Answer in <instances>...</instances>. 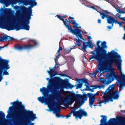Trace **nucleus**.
Wrapping results in <instances>:
<instances>
[{
	"label": "nucleus",
	"mask_w": 125,
	"mask_h": 125,
	"mask_svg": "<svg viewBox=\"0 0 125 125\" xmlns=\"http://www.w3.org/2000/svg\"><path fill=\"white\" fill-rule=\"evenodd\" d=\"M68 16L67 14H65V15L63 14L62 13H61L60 14L58 15H57L55 16V17H57V18L59 19L60 20H62V19H63V18H65V16Z\"/></svg>",
	"instance_id": "obj_20"
},
{
	"label": "nucleus",
	"mask_w": 125,
	"mask_h": 125,
	"mask_svg": "<svg viewBox=\"0 0 125 125\" xmlns=\"http://www.w3.org/2000/svg\"><path fill=\"white\" fill-rule=\"evenodd\" d=\"M104 0L106 1L107 2H108L109 3H110V0Z\"/></svg>",
	"instance_id": "obj_55"
},
{
	"label": "nucleus",
	"mask_w": 125,
	"mask_h": 125,
	"mask_svg": "<svg viewBox=\"0 0 125 125\" xmlns=\"http://www.w3.org/2000/svg\"><path fill=\"white\" fill-rule=\"evenodd\" d=\"M114 21H115L114 23L115 24H119V27L120 28L121 27H122L123 28V26H122V24H120V22L118 21L117 20V19L116 18H114L113 19Z\"/></svg>",
	"instance_id": "obj_23"
},
{
	"label": "nucleus",
	"mask_w": 125,
	"mask_h": 125,
	"mask_svg": "<svg viewBox=\"0 0 125 125\" xmlns=\"http://www.w3.org/2000/svg\"><path fill=\"white\" fill-rule=\"evenodd\" d=\"M10 62L8 60L4 59H1V60L0 61V68L2 70H4L3 73V75H9V73L7 70L10 68L9 65V63Z\"/></svg>",
	"instance_id": "obj_7"
},
{
	"label": "nucleus",
	"mask_w": 125,
	"mask_h": 125,
	"mask_svg": "<svg viewBox=\"0 0 125 125\" xmlns=\"http://www.w3.org/2000/svg\"><path fill=\"white\" fill-rule=\"evenodd\" d=\"M107 44V42L106 41H102L101 47H108Z\"/></svg>",
	"instance_id": "obj_25"
},
{
	"label": "nucleus",
	"mask_w": 125,
	"mask_h": 125,
	"mask_svg": "<svg viewBox=\"0 0 125 125\" xmlns=\"http://www.w3.org/2000/svg\"><path fill=\"white\" fill-rule=\"evenodd\" d=\"M88 36L87 40L85 38L83 39V45L81 47H94V44L93 43V40H91L92 39V38L91 36H89L87 35Z\"/></svg>",
	"instance_id": "obj_10"
},
{
	"label": "nucleus",
	"mask_w": 125,
	"mask_h": 125,
	"mask_svg": "<svg viewBox=\"0 0 125 125\" xmlns=\"http://www.w3.org/2000/svg\"><path fill=\"white\" fill-rule=\"evenodd\" d=\"M57 78L55 77V90H59V89H63V88H67L69 85L64 81H61L59 79L57 81L56 80Z\"/></svg>",
	"instance_id": "obj_9"
},
{
	"label": "nucleus",
	"mask_w": 125,
	"mask_h": 125,
	"mask_svg": "<svg viewBox=\"0 0 125 125\" xmlns=\"http://www.w3.org/2000/svg\"><path fill=\"white\" fill-rule=\"evenodd\" d=\"M9 44V42H8L7 43V44H6V45H4L2 46H0V47H6L7 46L8 44Z\"/></svg>",
	"instance_id": "obj_47"
},
{
	"label": "nucleus",
	"mask_w": 125,
	"mask_h": 125,
	"mask_svg": "<svg viewBox=\"0 0 125 125\" xmlns=\"http://www.w3.org/2000/svg\"><path fill=\"white\" fill-rule=\"evenodd\" d=\"M87 47H81L80 49L83 51L84 52H86V49Z\"/></svg>",
	"instance_id": "obj_35"
},
{
	"label": "nucleus",
	"mask_w": 125,
	"mask_h": 125,
	"mask_svg": "<svg viewBox=\"0 0 125 125\" xmlns=\"http://www.w3.org/2000/svg\"><path fill=\"white\" fill-rule=\"evenodd\" d=\"M34 124L33 123H31V124L30 125H34Z\"/></svg>",
	"instance_id": "obj_61"
},
{
	"label": "nucleus",
	"mask_w": 125,
	"mask_h": 125,
	"mask_svg": "<svg viewBox=\"0 0 125 125\" xmlns=\"http://www.w3.org/2000/svg\"><path fill=\"white\" fill-rule=\"evenodd\" d=\"M73 22L74 23V24L75 25L76 23H77V21L76 20H73Z\"/></svg>",
	"instance_id": "obj_48"
},
{
	"label": "nucleus",
	"mask_w": 125,
	"mask_h": 125,
	"mask_svg": "<svg viewBox=\"0 0 125 125\" xmlns=\"http://www.w3.org/2000/svg\"><path fill=\"white\" fill-rule=\"evenodd\" d=\"M119 14V12H118V13H117L116 14H115V15H118Z\"/></svg>",
	"instance_id": "obj_64"
},
{
	"label": "nucleus",
	"mask_w": 125,
	"mask_h": 125,
	"mask_svg": "<svg viewBox=\"0 0 125 125\" xmlns=\"http://www.w3.org/2000/svg\"><path fill=\"white\" fill-rule=\"evenodd\" d=\"M79 25V24H78V23H76L75 24V25H76V27L77 28V26L78 27V26H79L78 25Z\"/></svg>",
	"instance_id": "obj_52"
},
{
	"label": "nucleus",
	"mask_w": 125,
	"mask_h": 125,
	"mask_svg": "<svg viewBox=\"0 0 125 125\" xmlns=\"http://www.w3.org/2000/svg\"><path fill=\"white\" fill-rule=\"evenodd\" d=\"M31 8L28 9L25 7H23L21 9L22 14L23 15H28L31 16L32 15V10Z\"/></svg>",
	"instance_id": "obj_14"
},
{
	"label": "nucleus",
	"mask_w": 125,
	"mask_h": 125,
	"mask_svg": "<svg viewBox=\"0 0 125 125\" xmlns=\"http://www.w3.org/2000/svg\"><path fill=\"white\" fill-rule=\"evenodd\" d=\"M103 47H96L95 50L91 52L92 54L89 59L90 61H93V59L97 60L98 64V68L92 75L95 77L98 73H104L109 70V68L113 63H114L117 66V69L120 73V76L116 74L114 71L115 69L111 68L110 73L106 74L105 75L108 78L105 80L102 78L99 79V81L105 84H108L115 80H117L116 83L121 89H123L125 86V75L123 73L121 66V62L122 61L121 60V56L118 54L114 55L115 52L113 51L109 53H104L105 52Z\"/></svg>",
	"instance_id": "obj_1"
},
{
	"label": "nucleus",
	"mask_w": 125,
	"mask_h": 125,
	"mask_svg": "<svg viewBox=\"0 0 125 125\" xmlns=\"http://www.w3.org/2000/svg\"><path fill=\"white\" fill-rule=\"evenodd\" d=\"M95 10L97 11V12L100 14V15L102 11H99V10L97 9V10Z\"/></svg>",
	"instance_id": "obj_46"
},
{
	"label": "nucleus",
	"mask_w": 125,
	"mask_h": 125,
	"mask_svg": "<svg viewBox=\"0 0 125 125\" xmlns=\"http://www.w3.org/2000/svg\"><path fill=\"white\" fill-rule=\"evenodd\" d=\"M57 100V103L55 102V115L57 117L61 116L60 114L56 112L60 111V106L63 104L64 103H67L69 101L70 103H73L74 101H76L74 107H71L73 110L69 115L66 117L68 118L71 116L72 114L76 118L79 117L81 119L82 116H86L87 112L82 109L78 111L75 112L76 109L81 106L87 100V98L80 94L75 95L67 91H65L62 89L60 90H55V100Z\"/></svg>",
	"instance_id": "obj_2"
},
{
	"label": "nucleus",
	"mask_w": 125,
	"mask_h": 125,
	"mask_svg": "<svg viewBox=\"0 0 125 125\" xmlns=\"http://www.w3.org/2000/svg\"><path fill=\"white\" fill-rule=\"evenodd\" d=\"M96 94L90 93H88L87 94V95L89 98V104L91 108L92 107V106H95L97 105H93V104L95 100V96Z\"/></svg>",
	"instance_id": "obj_13"
},
{
	"label": "nucleus",
	"mask_w": 125,
	"mask_h": 125,
	"mask_svg": "<svg viewBox=\"0 0 125 125\" xmlns=\"http://www.w3.org/2000/svg\"><path fill=\"white\" fill-rule=\"evenodd\" d=\"M120 5H121V6H120V8H122V6H122V4H120Z\"/></svg>",
	"instance_id": "obj_59"
},
{
	"label": "nucleus",
	"mask_w": 125,
	"mask_h": 125,
	"mask_svg": "<svg viewBox=\"0 0 125 125\" xmlns=\"http://www.w3.org/2000/svg\"><path fill=\"white\" fill-rule=\"evenodd\" d=\"M59 47H62L61 46V45L59 43Z\"/></svg>",
	"instance_id": "obj_63"
},
{
	"label": "nucleus",
	"mask_w": 125,
	"mask_h": 125,
	"mask_svg": "<svg viewBox=\"0 0 125 125\" xmlns=\"http://www.w3.org/2000/svg\"><path fill=\"white\" fill-rule=\"evenodd\" d=\"M22 21L24 22V23L28 25L30 23V20H28L25 19L21 18Z\"/></svg>",
	"instance_id": "obj_28"
},
{
	"label": "nucleus",
	"mask_w": 125,
	"mask_h": 125,
	"mask_svg": "<svg viewBox=\"0 0 125 125\" xmlns=\"http://www.w3.org/2000/svg\"><path fill=\"white\" fill-rule=\"evenodd\" d=\"M76 86L77 87H78L79 88H81L82 86V85L81 84H78L76 85Z\"/></svg>",
	"instance_id": "obj_40"
},
{
	"label": "nucleus",
	"mask_w": 125,
	"mask_h": 125,
	"mask_svg": "<svg viewBox=\"0 0 125 125\" xmlns=\"http://www.w3.org/2000/svg\"><path fill=\"white\" fill-rule=\"evenodd\" d=\"M109 11L106 10H103V11H102L100 16L101 19H105L106 21L108 23L109 22V21L113 19L114 17L112 16L109 14Z\"/></svg>",
	"instance_id": "obj_11"
},
{
	"label": "nucleus",
	"mask_w": 125,
	"mask_h": 125,
	"mask_svg": "<svg viewBox=\"0 0 125 125\" xmlns=\"http://www.w3.org/2000/svg\"><path fill=\"white\" fill-rule=\"evenodd\" d=\"M69 48V47H67L65 49V51L66 53H69L71 51V49L70 48ZM72 49H74V48H72Z\"/></svg>",
	"instance_id": "obj_31"
},
{
	"label": "nucleus",
	"mask_w": 125,
	"mask_h": 125,
	"mask_svg": "<svg viewBox=\"0 0 125 125\" xmlns=\"http://www.w3.org/2000/svg\"><path fill=\"white\" fill-rule=\"evenodd\" d=\"M10 104L13 105L9 107L7 112L8 114L6 116V117L8 118V116H9L8 115L10 112L13 109V118L12 120L13 122H19L22 116L25 117L28 121L30 120L34 121L37 118L36 114H34L32 111H27L25 109V107L22 104V102L18 101L11 102Z\"/></svg>",
	"instance_id": "obj_4"
},
{
	"label": "nucleus",
	"mask_w": 125,
	"mask_h": 125,
	"mask_svg": "<svg viewBox=\"0 0 125 125\" xmlns=\"http://www.w3.org/2000/svg\"><path fill=\"white\" fill-rule=\"evenodd\" d=\"M111 14L112 15H114L115 16V15L112 12L111 13Z\"/></svg>",
	"instance_id": "obj_62"
},
{
	"label": "nucleus",
	"mask_w": 125,
	"mask_h": 125,
	"mask_svg": "<svg viewBox=\"0 0 125 125\" xmlns=\"http://www.w3.org/2000/svg\"><path fill=\"white\" fill-rule=\"evenodd\" d=\"M5 28L7 30L10 31L16 29V31H18L20 29H24L27 31H29L30 29V26L29 25L23 23L20 25V26L18 25H12L10 23L6 24L5 25Z\"/></svg>",
	"instance_id": "obj_6"
},
{
	"label": "nucleus",
	"mask_w": 125,
	"mask_h": 125,
	"mask_svg": "<svg viewBox=\"0 0 125 125\" xmlns=\"http://www.w3.org/2000/svg\"><path fill=\"white\" fill-rule=\"evenodd\" d=\"M119 10L120 12H121L122 14H125V12L123 10H121L120 9H119Z\"/></svg>",
	"instance_id": "obj_41"
},
{
	"label": "nucleus",
	"mask_w": 125,
	"mask_h": 125,
	"mask_svg": "<svg viewBox=\"0 0 125 125\" xmlns=\"http://www.w3.org/2000/svg\"><path fill=\"white\" fill-rule=\"evenodd\" d=\"M70 23H72V24H73V25H75V26H76V25H75L74 24V22H73V21H71V22H70Z\"/></svg>",
	"instance_id": "obj_54"
},
{
	"label": "nucleus",
	"mask_w": 125,
	"mask_h": 125,
	"mask_svg": "<svg viewBox=\"0 0 125 125\" xmlns=\"http://www.w3.org/2000/svg\"><path fill=\"white\" fill-rule=\"evenodd\" d=\"M115 86L114 84L110 85L105 92L104 94L106 95H109L114 91Z\"/></svg>",
	"instance_id": "obj_15"
},
{
	"label": "nucleus",
	"mask_w": 125,
	"mask_h": 125,
	"mask_svg": "<svg viewBox=\"0 0 125 125\" xmlns=\"http://www.w3.org/2000/svg\"><path fill=\"white\" fill-rule=\"evenodd\" d=\"M124 23V22L123 21H121V22H120V23L121 24H123Z\"/></svg>",
	"instance_id": "obj_57"
},
{
	"label": "nucleus",
	"mask_w": 125,
	"mask_h": 125,
	"mask_svg": "<svg viewBox=\"0 0 125 125\" xmlns=\"http://www.w3.org/2000/svg\"><path fill=\"white\" fill-rule=\"evenodd\" d=\"M7 23H6V24ZM6 24H5L4 26L3 25V22L2 21H0V27H1V28L3 29L5 28V25Z\"/></svg>",
	"instance_id": "obj_32"
},
{
	"label": "nucleus",
	"mask_w": 125,
	"mask_h": 125,
	"mask_svg": "<svg viewBox=\"0 0 125 125\" xmlns=\"http://www.w3.org/2000/svg\"><path fill=\"white\" fill-rule=\"evenodd\" d=\"M120 19L121 20H122L124 21H125V17H120Z\"/></svg>",
	"instance_id": "obj_43"
},
{
	"label": "nucleus",
	"mask_w": 125,
	"mask_h": 125,
	"mask_svg": "<svg viewBox=\"0 0 125 125\" xmlns=\"http://www.w3.org/2000/svg\"><path fill=\"white\" fill-rule=\"evenodd\" d=\"M83 30H84V33H85V34H87V33H88V32H86V31H85V30L84 29H83Z\"/></svg>",
	"instance_id": "obj_56"
},
{
	"label": "nucleus",
	"mask_w": 125,
	"mask_h": 125,
	"mask_svg": "<svg viewBox=\"0 0 125 125\" xmlns=\"http://www.w3.org/2000/svg\"><path fill=\"white\" fill-rule=\"evenodd\" d=\"M1 59H3L1 58V56H0V61L1 60ZM3 71V70H2L0 68V82H1L3 79V77L2 75V73Z\"/></svg>",
	"instance_id": "obj_29"
},
{
	"label": "nucleus",
	"mask_w": 125,
	"mask_h": 125,
	"mask_svg": "<svg viewBox=\"0 0 125 125\" xmlns=\"http://www.w3.org/2000/svg\"><path fill=\"white\" fill-rule=\"evenodd\" d=\"M13 40H14V39L13 37L9 36V41Z\"/></svg>",
	"instance_id": "obj_42"
},
{
	"label": "nucleus",
	"mask_w": 125,
	"mask_h": 125,
	"mask_svg": "<svg viewBox=\"0 0 125 125\" xmlns=\"http://www.w3.org/2000/svg\"><path fill=\"white\" fill-rule=\"evenodd\" d=\"M32 47H14V49L16 51H20L23 50L28 49Z\"/></svg>",
	"instance_id": "obj_22"
},
{
	"label": "nucleus",
	"mask_w": 125,
	"mask_h": 125,
	"mask_svg": "<svg viewBox=\"0 0 125 125\" xmlns=\"http://www.w3.org/2000/svg\"><path fill=\"white\" fill-rule=\"evenodd\" d=\"M101 20L100 19H98L97 20V23L100 25L101 24Z\"/></svg>",
	"instance_id": "obj_38"
},
{
	"label": "nucleus",
	"mask_w": 125,
	"mask_h": 125,
	"mask_svg": "<svg viewBox=\"0 0 125 125\" xmlns=\"http://www.w3.org/2000/svg\"><path fill=\"white\" fill-rule=\"evenodd\" d=\"M5 116L4 113L2 111H0V125H4L2 121L5 118Z\"/></svg>",
	"instance_id": "obj_18"
},
{
	"label": "nucleus",
	"mask_w": 125,
	"mask_h": 125,
	"mask_svg": "<svg viewBox=\"0 0 125 125\" xmlns=\"http://www.w3.org/2000/svg\"><path fill=\"white\" fill-rule=\"evenodd\" d=\"M62 47H59L58 50L57 51V53L56 54V55H57L56 57V59H55V68H58V66L57 64L56 61V60L58 59L59 57L60 56V54L59 52L61 51H62Z\"/></svg>",
	"instance_id": "obj_19"
},
{
	"label": "nucleus",
	"mask_w": 125,
	"mask_h": 125,
	"mask_svg": "<svg viewBox=\"0 0 125 125\" xmlns=\"http://www.w3.org/2000/svg\"><path fill=\"white\" fill-rule=\"evenodd\" d=\"M109 23L108 22H107V23L111 24V25H108L107 26V30L108 31H110V30L112 29L113 27L114 26V24L115 23V21H114V20L113 19L112 20H111L109 21Z\"/></svg>",
	"instance_id": "obj_16"
},
{
	"label": "nucleus",
	"mask_w": 125,
	"mask_h": 125,
	"mask_svg": "<svg viewBox=\"0 0 125 125\" xmlns=\"http://www.w3.org/2000/svg\"><path fill=\"white\" fill-rule=\"evenodd\" d=\"M73 27L74 28V30L72 31L74 33H70L74 35L75 36L76 38H74V39L75 40V42H74V44L72 46H70L69 47H76L78 46V47H81V39H82L83 42V38H82L83 31L79 28H77L76 26L75 25L73 26Z\"/></svg>",
	"instance_id": "obj_5"
},
{
	"label": "nucleus",
	"mask_w": 125,
	"mask_h": 125,
	"mask_svg": "<svg viewBox=\"0 0 125 125\" xmlns=\"http://www.w3.org/2000/svg\"><path fill=\"white\" fill-rule=\"evenodd\" d=\"M122 14L120 12L119 13V14H118V15H115V16L116 17L118 18H119V19L120 17H121V14Z\"/></svg>",
	"instance_id": "obj_36"
},
{
	"label": "nucleus",
	"mask_w": 125,
	"mask_h": 125,
	"mask_svg": "<svg viewBox=\"0 0 125 125\" xmlns=\"http://www.w3.org/2000/svg\"><path fill=\"white\" fill-rule=\"evenodd\" d=\"M113 7L115 9V10H116L117 9V8L114 5H112Z\"/></svg>",
	"instance_id": "obj_50"
},
{
	"label": "nucleus",
	"mask_w": 125,
	"mask_h": 125,
	"mask_svg": "<svg viewBox=\"0 0 125 125\" xmlns=\"http://www.w3.org/2000/svg\"><path fill=\"white\" fill-rule=\"evenodd\" d=\"M119 9H118L117 8V9L116 10H115V11H116L117 12H120V11H119Z\"/></svg>",
	"instance_id": "obj_51"
},
{
	"label": "nucleus",
	"mask_w": 125,
	"mask_h": 125,
	"mask_svg": "<svg viewBox=\"0 0 125 125\" xmlns=\"http://www.w3.org/2000/svg\"><path fill=\"white\" fill-rule=\"evenodd\" d=\"M29 44L22 46L21 45H15L14 47H33L39 46V43L33 39H30L29 40Z\"/></svg>",
	"instance_id": "obj_12"
},
{
	"label": "nucleus",
	"mask_w": 125,
	"mask_h": 125,
	"mask_svg": "<svg viewBox=\"0 0 125 125\" xmlns=\"http://www.w3.org/2000/svg\"><path fill=\"white\" fill-rule=\"evenodd\" d=\"M22 15L21 18H23V19H25L28 20H30L31 19V16L28 15H23L22 14Z\"/></svg>",
	"instance_id": "obj_27"
},
{
	"label": "nucleus",
	"mask_w": 125,
	"mask_h": 125,
	"mask_svg": "<svg viewBox=\"0 0 125 125\" xmlns=\"http://www.w3.org/2000/svg\"><path fill=\"white\" fill-rule=\"evenodd\" d=\"M87 47H81L80 49L83 51L84 52H86V49Z\"/></svg>",
	"instance_id": "obj_34"
},
{
	"label": "nucleus",
	"mask_w": 125,
	"mask_h": 125,
	"mask_svg": "<svg viewBox=\"0 0 125 125\" xmlns=\"http://www.w3.org/2000/svg\"><path fill=\"white\" fill-rule=\"evenodd\" d=\"M69 17L70 18V19L72 20L73 21L74 20L75 18L74 17H72L70 16H69Z\"/></svg>",
	"instance_id": "obj_44"
},
{
	"label": "nucleus",
	"mask_w": 125,
	"mask_h": 125,
	"mask_svg": "<svg viewBox=\"0 0 125 125\" xmlns=\"http://www.w3.org/2000/svg\"><path fill=\"white\" fill-rule=\"evenodd\" d=\"M78 27L79 28H81V29H83V28H82V27L81 26H78Z\"/></svg>",
	"instance_id": "obj_60"
},
{
	"label": "nucleus",
	"mask_w": 125,
	"mask_h": 125,
	"mask_svg": "<svg viewBox=\"0 0 125 125\" xmlns=\"http://www.w3.org/2000/svg\"><path fill=\"white\" fill-rule=\"evenodd\" d=\"M100 8V10H101V11H103V10H104V9H102V7H101V8Z\"/></svg>",
	"instance_id": "obj_58"
},
{
	"label": "nucleus",
	"mask_w": 125,
	"mask_h": 125,
	"mask_svg": "<svg viewBox=\"0 0 125 125\" xmlns=\"http://www.w3.org/2000/svg\"><path fill=\"white\" fill-rule=\"evenodd\" d=\"M84 6H85L86 7H87L89 8H90V7H91L90 5H86L85 4V3H84Z\"/></svg>",
	"instance_id": "obj_45"
},
{
	"label": "nucleus",
	"mask_w": 125,
	"mask_h": 125,
	"mask_svg": "<svg viewBox=\"0 0 125 125\" xmlns=\"http://www.w3.org/2000/svg\"><path fill=\"white\" fill-rule=\"evenodd\" d=\"M71 21L70 20H68L67 24V25L68 27V28H66L67 30V31L69 33H74L72 31L74 30V28L73 29L72 28V26L69 23Z\"/></svg>",
	"instance_id": "obj_17"
},
{
	"label": "nucleus",
	"mask_w": 125,
	"mask_h": 125,
	"mask_svg": "<svg viewBox=\"0 0 125 125\" xmlns=\"http://www.w3.org/2000/svg\"><path fill=\"white\" fill-rule=\"evenodd\" d=\"M119 97V93L117 91H114L113 93L109 94V95L104 94L103 97L104 98V100L105 102H108L110 101H112L113 99H118Z\"/></svg>",
	"instance_id": "obj_8"
},
{
	"label": "nucleus",
	"mask_w": 125,
	"mask_h": 125,
	"mask_svg": "<svg viewBox=\"0 0 125 125\" xmlns=\"http://www.w3.org/2000/svg\"><path fill=\"white\" fill-rule=\"evenodd\" d=\"M30 2L32 4L33 7L36 6L37 4V3L36 1L35 0H29Z\"/></svg>",
	"instance_id": "obj_30"
},
{
	"label": "nucleus",
	"mask_w": 125,
	"mask_h": 125,
	"mask_svg": "<svg viewBox=\"0 0 125 125\" xmlns=\"http://www.w3.org/2000/svg\"><path fill=\"white\" fill-rule=\"evenodd\" d=\"M49 68V70L47 72L50 77V78H46L48 81V85L46 88L42 87L40 89L43 96L38 97L37 99L41 103L47 105L49 108L48 110L52 111L55 114V66L53 68L50 67Z\"/></svg>",
	"instance_id": "obj_3"
},
{
	"label": "nucleus",
	"mask_w": 125,
	"mask_h": 125,
	"mask_svg": "<svg viewBox=\"0 0 125 125\" xmlns=\"http://www.w3.org/2000/svg\"><path fill=\"white\" fill-rule=\"evenodd\" d=\"M7 40L9 41V36L7 35H6L5 36H3L2 37H0V41L2 42L4 40L7 41Z\"/></svg>",
	"instance_id": "obj_21"
},
{
	"label": "nucleus",
	"mask_w": 125,
	"mask_h": 125,
	"mask_svg": "<svg viewBox=\"0 0 125 125\" xmlns=\"http://www.w3.org/2000/svg\"><path fill=\"white\" fill-rule=\"evenodd\" d=\"M90 8L91 9H92L93 10H97L96 8L94 6H91Z\"/></svg>",
	"instance_id": "obj_39"
},
{
	"label": "nucleus",
	"mask_w": 125,
	"mask_h": 125,
	"mask_svg": "<svg viewBox=\"0 0 125 125\" xmlns=\"http://www.w3.org/2000/svg\"><path fill=\"white\" fill-rule=\"evenodd\" d=\"M4 1V0H0V2L1 3H3Z\"/></svg>",
	"instance_id": "obj_53"
},
{
	"label": "nucleus",
	"mask_w": 125,
	"mask_h": 125,
	"mask_svg": "<svg viewBox=\"0 0 125 125\" xmlns=\"http://www.w3.org/2000/svg\"><path fill=\"white\" fill-rule=\"evenodd\" d=\"M104 104H106V102H104V101H100L99 102V105H98V106H101V104H102V103H104Z\"/></svg>",
	"instance_id": "obj_37"
},
{
	"label": "nucleus",
	"mask_w": 125,
	"mask_h": 125,
	"mask_svg": "<svg viewBox=\"0 0 125 125\" xmlns=\"http://www.w3.org/2000/svg\"><path fill=\"white\" fill-rule=\"evenodd\" d=\"M88 83L87 82H86L85 83V85L86 86V87H87V86H88Z\"/></svg>",
	"instance_id": "obj_49"
},
{
	"label": "nucleus",
	"mask_w": 125,
	"mask_h": 125,
	"mask_svg": "<svg viewBox=\"0 0 125 125\" xmlns=\"http://www.w3.org/2000/svg\"><path fill=\"white\" fill-rule=\"evenodd\" d=\"M102 41L100 40H97L96 42V44H94V46H95L96 47H101V43ZM94 47H95L94 46Z\"/></svg>",
	"instance_id": "obj_26"
},
{
	"label": "nucleus",
	"mask_w": 125,
	"mask_h": 125,
	"mask_svg": "<svg viewBox=\"0 0 125 125\" xmlns=\"http://www.w3.org/2000/svg\"><path fill=\"white\" fill-rule=\"evenodd\" d=\"M68 20L67 19H65V20L63 19H62V20H60V21H61L63 22L64 26L65 28H68V27L67 25Z\"/></svg>",
	"instance_id": "obj_24"
},
{
	"label": "nucleus",
	"mask_w": 125,
	"mask_h": 125,
	"mask_svg": "<svg viewBox=\"0 0 125 125\" xmlns=\"http://www.w3.org/2000/svg\"><path fill=\"white\" fill-rule=\"evenodd\" d=\"M123 29L124 30V31H125V33L123 34V36L122 38L125 41V25L123 26Z\"/></svg>",
	"instance_id": "obj_33"
}]
</instances>
